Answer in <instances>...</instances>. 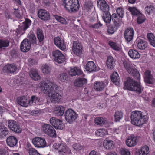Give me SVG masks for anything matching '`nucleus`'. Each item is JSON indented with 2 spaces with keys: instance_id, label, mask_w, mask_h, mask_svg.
I'll return each mask as SVG.
<instances>
[{
  "instance_id": "58836bf2",
  "label": "nucleus",
  "mask_w": 155,
  "mask_h": 155,
  "mask_svg": "<svg viewBox=\"0 0 155 155\" xmlns=\"http://www.w3.org/2000/svg\"><path fill=\"white\" fill-rule=\"evenodd\" d=\"M28 37L29 40L33 45L37 44V40L35 35L33 32H30L28 34Z\"/></svg>"
},
{
  "instance_id": "49530a36",
  "label": "nucleus",
  "mask_w": 155,
  "mask_h": 155,
  "mask_svg": "<svg viewBox=\"0 0 155 155\" xmlns=\"http://www.w3.org/2000/svg\"><path fill=\"white\" fill-rule=\"evenodd\" d=\"M37 35L39 42H40L43 41L44 38V36L42 31L40 29H38L37 30Z\"/></svg>"
},
{
  "instance_id": "f03ea898",
  "label": "nucleus",
  "mask_w": 155,
  "mask_h": 155,
  "mask_svg": "<svg viewBox=\"0 0 155 155\" xmlns=\"http://www.w3.org/2000/svg\"><path fill=\"white\" fill-rule=\"evenodd\" d=\"M125 87L129 91H135L139 94H140L143 89L140 82L135 81L130 78H127L125 83Z\"/></svg>"
},
{
  "instance_id": "5fc2aeb1",
  "label": "nucleus",
  "mask_w": 155,
  "mask_h": 155,
  "mask_svg": "<svg viewBox=\"0 0 155 155\" xmlns=\"http://www.w3.org/2000/svg\"><path fill=\"white\" fill-rule=\"evenodd\" d=\"M116 12L119 17L121 18L123 17L124 11L122 8L120 7L117 8V9Z\"/></svg>"
},
{
  "instance_id": "13d9d810",
  "label": "nucleus",
  "mask_w": 155,
  "mask_h": 155,
  "mask_svg": "<svg viewBox=\"0 0 155 155\" xmlns=\"http://www.w3.org/2000/svg\"><path fill=\"white\" fill-rule=\"evenodd\" d=\"M58 124L57 123V126H58V127H54L56 129H58L60 130H62L64 127V125L63 124L62 121L59 120V121H58Z\"/></svg>"
},
{
  "instance_id": "7ed1b4c3",
  "label": "nucleus",
  "mask_w": 155,
  "mask_h": 155,
  "mask_svg": "<svg viewBox=\"0 0 155 155\" xmlns=\"http://www.w3.org/2000/svg\"><path fill=\"white\" fill-rule=\"evenodd\" d=\"M63 6L70 12L77 11L79 7L78 0H63Z\"/></svg>"
},
{
  "instance_id": "c756f323",
  "label": "nucleus",
  "mask_w": 155,
  "mask_h": 155,
  "mask_svg": "<svg viewBox=\"0 0 155 155\" xmlns=\"http://www.w3.org/2000/svg\"><path fill=\"white\" fill-rule=\"evenodd\" d=\"M64 107L61 106H56L54 109V113L57 116H62L63 114Z\"/></svg>"
},
{
  "instance_id": "864d4df0",
  "label": "nucleus",
  "mask_w": 155,
  "mask_h": 155,
  "mask_svg": "<svg viewBox=\"0 0 155 155\" xmlns=\"http://www.w3.org/2000/svg\"><path fill=\"white\" fill-rule=\"evenodd\" d=\"M31 21L28 19H26L25 21L24 22L23 30L25 31L31 25Z\"/></svg>"
},
{
  "instance_id": "423d86ee",
  "label": "nucleus",
  "mask_w": 155,
  "mask_h": 155,
  "mask_svg": "<svg viewBox=\"0 0 155 155\" xmlns=\"http://www.w3.org/2000/svg\"><path fill=\"white\" fill-rule=\"evenodd\" d=\"M124 67L130 74L134 76L137 79L140 80V74L138 71L135 69L132 68L129 63L126 60H124L123 62Z\"/></svg>"
},
{
  "instance_id": "39448f33",
  "label": "nucleus",
  "mask_w": 155,
  "mask_h": 155,
  "mask_svg": "<svg viewBox=\"0 0 155 155\" xmlns=\"http://www.w3.org/2000/svg\"><path fill=\"white\" fill-rule=\"evenodd\" d=\"M49 94V97L51 102L59 103L63 99L62 91L58 87Z\"/></svg>"
},
{
  "instance_id": "f257e3e1",
  "label": "nucleus",
  "mask_w": 155,
  "mask_h": 155,
  "mask_svg": "<svg viewBox=\"0 0 155 155\" xmlns=\"http://www.w3.org/2000/svg\"><path fill=\"white\" fill-rule=\"evenodd\" d=\"M132 123L140 126L145 123L148 120V117L139 111H134L131 114Z\"/></svg>"
},
{
  "instance_id": "cd10ccee",
  "label": "nucleus",
  "mask_w": 155,
  "mask_h": 155,
  "mask_svg": "<svg viewBox=\"0 0 155 155\" xmlns=\"http://www.w3.org/2000/svg\"><path fill=\"white\" fill-rule=\"evenodd\" d=\"M128 54L130 57L134 60L138 59L140 57V55L139 52L134 49H130Z\"/></svg>"
},
{
  "instance_id": "2eb2a0df",
  "label": "nucleus",
  "mask_w": 155,
  "mask_h": 155,
  "mask_svg": "<svg viewBox=\"0 0 155 155\" xmlns=\"http://www.w3.org/2000/svg\"><path fill=\"white\" fill-rule=\"evenodd\" d=\"M55 45L61 50H64L66 49V45L63 39L59 37H56L54 39Z\"/></svg>"
},
{
  "instance_id": "6e6d98bb",
  "label": "nucleus",
  "mask_w": 155,
  "mask_h": 155,
  "mask_svg": "<svg viewBox=\"0 0 155 155\" xmlns=\"http://www.w3.org/2000/svg\"><path fill=\"white\" fill-rule=\"evenodd\" d=\"M145 9L148 13L150 14L153 12L155 10V8L153 6L150 5L146 7Z\"/></svg>"
},
{
  "instance_id": "0e129e2a",
  "label": "nucleus",
  "mask_w": 155,
  "mask_h": 155,
  "mask_svg": "<svg viewBox=\"0 0 155 155\" xmlns=\"http://www.w3.org/2000/svg\"><path fill=\"white\" fill-rule=\"evenodd\" d=\"M122 127H120L117 128H114L113 132L114 134H118L121 133L122 132Z\"/></svg>"
},
{
  "instance_id": "a18cd8bd",
  "label": "nucleus",
  "mask_w": 155,
  "mask_h": 155,
  "mask_svg": "<svg viewBox=\"0 0 155 155\" xmlns=\"http://www.w3.org/2000/svg\"><path fill=\"white\" fill-rule=\"evenodd\" d=\"M123 114L120 111H117L115 112L114 115V118L116 121H119L123 117Z\"/></svg>"
},
{
  "instance_id": "37998d69",
  "label": "nucleus",
  "mask_w": 155,
  "mask_h": 155,
  "mask_svg": "<svg viewBox=\"0 0 155 155\" xmlns=\"http://www.w3.org/2000/svg\"><path fill=\"white\" fill-rule=\"evenodd\" d=\"M137 45L139 49H143L147 47V43L146 41L140 40L139 41Z\"/></svg>"
},
{
  "instance_id": "a211bd4d",
  "label": "nucleus",
  "mask_w": 155,
  "mask_h": 155,
  "mask_svg": "<svg viewBox=\"0 0 155 155\" xmlns=\"http://www.w3.org/2000/svg\"><path fill=\"white\" fill-rule=\"evenodd\" d=\"M134 33V30L131 28H128L126 30L124 35L125 38L127 41L130 42L132 40Z\"/></svg>"
},
{
  "instance_id": "680f3d73",
  "label": "nucleus",
  "mask_w": 155,
  "mask_h": 155,
  "mask_svg": "<svg viewBox=\"0 0 155 155\" xmlns=\"http://www.w3.org/2000/svg\"><path fill=\"white\" fill-rule=\"evenodd\" d=\"M118 28L114 26V27H110L108 28L107 32L109 34H113Z\"/></svg>"
},
{
  "instance_id": "8fccbe9b",
  "label": "nucleus",
  "mask_w": 155,
  "mask_h": 155,
  "mask_svg": "<svg viewBox=\"0 0 155 155\" xmlns=\"http://www.w3.org/2000/svg\"><path fill=\"white\" fill-rule=\"evenodd\" d=\"M58 121H59V119H56L54 117H52L51 118L50 120V124L54 127H58V126H57V123L58 124Z\"/></svg>"
},
{
  "instance_id": "473e14b6",
  "label": "nucleus",
  "mask_w": 155,
  "mask_h": 155,
  "mask_svg": "<svg viewBox=\"0 0 155 155\" xmlns=\"http://www.w3.org/2000/svg\"><path fill=\"white\" fill-rule=\"evenodd\" d=\"M103 144L104 147L107 149H111L114 147L113 141L107 139L104 140Z\"/></svg>"
},
{
  "instance_id": "dca6fc26",
  "label": "nucleus",
  "mask_w": 155,
  "mask_h": 155,
  "mask_svg": "<svg viewBox=\"0 0 155 155\" xmlns=\"http://www.w3.org/2000/svg\"><path fill=\"white\" fill-rule=\"evenodd\" d=\"M38 17L42 20L46 21L50 19V15L48 12L44 9H40L38 11Z\"/></svg>"
},
{
  "instance_id": "72a5a7b5",
  "label": "nucleus",
  "mask_w": 155,
  "mask_h": 155,
  "mask_svg": "<svg viewBox=\"0 0 155 155\" xmlns=\"http://www.w3.org/2000/svg\"><path fill=\"white\" fill-rule=\"evenodd\" d=\"M115 62V60L112 57L110 56L107 57L106 61V65L108 68L111 69L113 68Z\"/></svg>"
},
{
  "instance_id": "774afa93",
  "label": "nucleus",
  "mask_w": 155,
  "mask_h": 155,
  "mask_svg": "<svg viewBox=\"0 0 155 155\" xmlns=\"http://www.w3.org/2000/svg\"><path fill=\"white\" fill-rule=\"evenodd\" d=\"M14 14L15 16L18 18H20L21 16L19 12V10L18 9L15 10L14 12Z\"/></svg>"
},
{
  "instance_id": "4c0bfd02",
  "label": "nucleus",
  "mask_w": 155,
  "mask_h": 155,
  "mask_svg": "<svg viewBox=\"0 0 155 155\" xmlns=\"http://www.w3.org/2000/svg\"><path fill=\"white\" fill-rule=\"evenodd\" d=\"M39 104V98L36 96H32L31 99L29 100V106Z\"/></svg>"
},
{
  "instance_id": "09e8293b",
  "label": "nucleus",
  "mask_w": 155,
  "mask_h": 155,
  "mask_svg": "<svg viewBox=\"0 0 155 155\" xmlns=\"http://www.w3.org/2000/svg\"><path fill=\"white\" fill-rule=\"evenodd\" d=\"M128 9L131 14L134 15H137L140 13L139 12L135 7H129Z\"/></svg>"
},
{
  "instance_id": "1a4fd4ad",
  "label": "nucleus",
  "mask_w": 155,
  "mask_h": 155,
  "mask_svg": "<svg viewBox=\"0 0 155 155\" xmlns=\"http://www.w3.org/2000/svg\"><path fill=\"white\" fill-rule=\"evenodd\" d=\"M42 129L43 132L52 137L56 136V132L52 127L50 124H45L42 126Z\"/></svg>"
},
{
  "instance_id": "9d476101",
  "label": "nucleus",
  "mask_w": 155,
  "mask_h": 155,
  "mask_svg": "<svg viewBox=\"0 0 155 155\" xmlns=\"http://www.w3.org/2000/svg\"><path fill=\"white\" fill-rule=\"evenodd\" d=\"M7 124L9 129L12 131L19 133L22 131L21 128L18 123L14 120H8Z\"/></svg>"
},
{
  "instance_id": "79ce46f5",
  "label": "nucleus",
  "mask_w": 155,
  "mask_h": 155,
  "mask_svg": "<svg viewBox=\"0 0 155 155\" xmlns=\"http://www.w3.org/2000/svg\"><path fill=\"white\" fill-rule=\"evenodd\" d=\"M54 18L61 23L66 25L67 24L66 20L64 18L58 15H54Z\"/></svg>"
},
{
  "instance_id": "b1692460",
  "label": "nucleus",
  "mask_w": 155,
  "mask_h": 155,
  "mask_svg": "<svg viewBox=\"0 0 155 155\" xmlns=\"http://www.w3.org/2000/svg\"><path fill=\"white\" fill-rule=\"evenodd\" d=\"M3 70L8 73H15L17 71L18 68L15 65L10 64L5 66Z\"/></svg>"
},
{
  "instance_id": "f8f14e48",
  "label": "nucleus",
  "mask_w": 155,
  "mask_h": 155,
  "mask_svg": "<svg viewBox=\"0 0 155 155\" xmlns=\"http://www.w3.org/2000/svg\"><path fill=\"white\" fill-rule=\"evenodd\" d=\"M52 54L54 60L58 63H61L64 61V56L59 50L54 51Z\"/></svg>"
},
{
  "instance_id": "a19ab883",
  "label": "nucleus",
  "mask_w": 155,
  "mask_h": 155,
  "mask_svg": "<svg viewBox=\"0 0 155 155\" xmlns=\"http://www.w3.org/2000/svg\"><path fill=\"white\" fill-rule=\"evenodd\" d=\"M102 18L105 22L109 23L112 19V15L108 13H106L102 17Z\"/></svg>"
},
{
  "instance_id": "9b49d317",
  "label": "nucleus",
  "mask_w": 155,
  "mask_h": 155,
  "mask_svg": "<svg viewBox=\"0 0 155 155\" xmlns=\"http://www.w3.org/2000/svg\"><path fill=\"white\" fill-rule=\"evenodd\" d=\"M32 142L34 146L37 148H44L47 146L45 139L40 137H36L33 138Z\"/></svg>"
},
{
  "instance_id": "f704fd0d",
  "label": "nucleus",
  "mask_w": 155,
  "mask_h": 155,
  "mask_svg": "<svg viewBox=\"0 0 155 155\" xmlns=\"http://www.w3.org/2000/svg\"><path fill=\"white\" fill-rule=\"evenodd\" d=\"M111 79L113 83L117 85L119 84L120 78L118 74L116 72H114L111 76Z\"/></svg>"
},
{
  "instance_id": "ddd939ff",
  "label": "nucleus",
  "mask_w": 155,
  "mask_h": 155,
  "mask_svg": "<svg viewBox=\"0 0 155 155\" xmlns=\"http://www.w3.org/2000/svg\"><path fill=\"white\" fill-rule=\"evenodd\" d=\"M138 137L133 135L128 137L125 140L126 145L129 147L135 146L138 142Z\"/></svg>"
},
{
  "instance_id": "c9c22d12",
  "label": "nucleus",
  "mask_w": 155,
  "mask_h": 155,
  "mask_svg": "<svg viewBox=\"0 0 155 155\" xmlns=\"http://www.w3.org/2000/svg\"><path fill=\"white\" fill-rule=\"evenodd\" d=\"M29 74L30 77L35 80H38L40 79L41 78L40 76L35 70H31Z\"/></svg>"
},
{
  "instance_id": "4be33fe9",
  "label": "nucleus",
  "mask_w": 155,
  "mask_h": 155,
  "mask_svg": "<svg viewBox=\"0 0 155 155\" xmlns=\"http://www.w3.org/2000/svg\"><path fill=\"white\" fill-rule=\"evenodd\" d=\"M97 6L100 9L104 12L109 10V7L105 0H99L97 1Z\"/></svg>"
},
{
  "instance_id": "603ef678",
  "label": "nucleus",
  "mask_w": 155,
  "mask_h": 155,
  "mask_svg": "<svg viewBox=\"0 0 155 155\" xmlns=\"http://www.w3.org/2000/svg\"><path fill=\"white\" fill-rule=\"evenodd\" d=\"M109 45L114 50L117 51H119L120 50V48L117 45L113 42H110L109 43Z\"/></svg>"
},
{
  "instance_id": "ea45409f",
  "label": "nucleus",
  "mask_w": 155,
  "mask_h": 155,
  "mask_svg": "<svg viewBox=\"0 0 155 155\" xmlns=\"http://www.w3.org/2000/svg\"><path fill=\"white\" fill-rule=\"evenodd\" d=\"M41 70L43 74H48L51 71V68L48 64H45L42 66Z\"/></svg>"
},
{
  "instance_id": "bf43d9fd",
  "label": "nucleus",
  "mask_w": 155,
  "mask_h": 155,
  "mask_svg": "<svg viewBox=\"0 0 155 155\" xmlns=\"http://www.w3.org/2000/svg\"><path fill=\"white\" fill-rule=\"evenodd\" d=\"M144 16L142 14H140L137 19V21L138 24H140L144 22L145 20Z\"/></svg>"
},
{
  "instance_id": "c03bdc74",
  "label": "nucleus",
  "mask_w": 155,
  "mask_h": 155,
  "mask_svg": "<svg viewBox=\"0 0 155 155\" xmlns=\"http://www.w3.org/2000/svg\"><path fill=\"white\" fill-rule=\"evenodd\" d=\"M94 121L96 124L102 125L106 123V120L102 117H97L95 118Z\"/></svg>"
},
{
  "instance_id": "412c9836",
  "label": "nucleus",
  "mask_w": 155,
  "mask_h": 155,
  "mask_svg": "<svg viewBox=\"0 0 155 155\" xmlns=\"http://www.w3.org/2000/svg\"><path fill=\"white\" fill-rule=\"evenodd\" d=\"M82 48L81 44L77 42H73L72 51L73 53L77 55H79L81 52Z\"/></svg>"
},
{
  "instance_id": "0eeeda50",
  "label": "nucleus",
  "mask_w": 155,
  "mask_h": 155,
  "mask_svg": "<svg viewBox=\"0 0 155 155\" xmlns=\"http://www.w3.org/2000/svg\"><path fill=\"white\" fill-rule=\"evenodd\" d=\"M64 116L67 122L70 124L74 121L78 116L76 112L71 109H69L65 111Z\"/></svg>"
},
{
  "instance_id": "6e6552de",
  "label": "nucleus",
  "mask_w": 155,
  "mask_h": 155,
  "mask_svg": "<svg viewBox=\"0 0 155 155\" xmlns=\"http://www.w3.org/2000/svg\"><path fill=\"white\" fill-rule=\"evenodd\" d=\"M54 149L58 150L59 154H63L64 153H70V150L66 145L62 143L57 144L55 143L53 145Z\"/></svg>"
},
{
  "instance_id": "aec40b11",
  "label": "nucleus",
  "mask_w": 155,
  "mask_h": 155,
  "mask_svg": "<svg viewBox=\"0 0 155 155\" xmlns=\"http://www.w3.org/2000/svg\"><path fill=\"white\" fill-rule=\"evenodd\" d=\"M17 102L20 106L27 107L29 106V100L24 96L19 97L17 98Z\"/></svg>"
},
{
  "instance_id": "69168bd1",
  "label": "nucleus",
  "mask_w": 155,
  "mask_h": 155,
  "mask_svg": "<svg viewBox=\"0 0 155 155\" xmlns=\"http://www.w3.org/2000/svg\"><path fill=\"white\" fill-rule=\"evenodd\" d=\"M147 37L149 41H151L152 40H153V39L155 38V37L152 33H149L148 34Z\"/></svg>"
},
{
  "instance_id": "5701e85b",
  "label": "nucleus",
  "mask_w": 155,
  "mask_h": 155,
  "mask_svg": "<svg viewBox=\"0 0 155 155\" xmlns=\"http://www.w3.org/2000/svg\"><path fill=\"white\" fill-rule=\"evenodd\" d=\"M96 66L94 63L92 61H89L86 64L84 70L89 73L96 71Z\"/></svg>"
},
{
  "instance_id": "338daca9",
  "label": "nucleus",
  "mask_w": 155,
  "mask_h": 155,
  "mask_svg": "<svg viewBox=\"0 0 155 155\" xmlns=\"http://www.w3.org/2000/svg\"><path fill=\"white\" fill-rule=\"evenodd\" d=\"M102 25L100 23H98L90 26V27L95 28H98L100 27Z\"/></svg>"
},
{
  "instance_id": "4d7b16f0",
  "label": "nucleus",
  "mask_w": 155,
  "mask_h": 155,
  "mask_svg": "<svg viewBox=\"0 0 155 155\" xmlns=\"http://www.w3.org/2000/svg\"><path fill=\"white\" fill-rule=\"evenodd\" d=\"M73 148L76 151H79L83 148V146L79 143H74L72 145Z\"/></svg>"
},
{
  "instance_id": "7c9ffc66",
  "label": "nucleus",
  "mask_w": 155,
  "mask_h": 155,
  "mask_svg": "<svg viewBox=\"0 0 155 155\" xmlns=\"http://www.w3.org/2000/svg\"><path fill=\"white\" fill-rule=\"evenodd\" d=\"M145 81L148 84H153L154 82V80L150 75V71L148 70L146 71L145 73Z\"/></svg>"
},
{
  "instance_id": "6ab92c4d",
  "label": "nucleus",
  "mask_w": 155,
  "mask_h": 155,
  "mask_svg": "<svg viewBox=\"0 0 155 155\" xmlns=\"http://www.w3.org/2000/svg\"><path fill=\"white\" fill-rule=\"evenodd\" d=\"M112 17L114 26L118 28L123 24L122 18L118 16L116 14H113Z\"/></svg>"
},
{
  "instance_id": "3c124183",
  "label": "nucleus",
  "mask_w": 155,
  "mask_h": 155,
  "mask_svg": "<svg viewBox=\"0 0 155 155\" xmlns=\"http://www.w3.org/2000/svg\"><path fill=\"white\" fill-rule=\"evenodd\" d=\"M58 78L59 80L62 82H65L67 81L68 78V76L65 73L60 74L58 76Z\"/></svg>"
},
{
  "instance_id": "e2e57ef3",
  "label": "nucleus",
  "mask_w": 155,
  "mask_h": 155,
  "mask_svg": "<svg viewBox=\"0 0 155 155\" xmlns=\"http://www.w3.org/2000/svg\"><path fill=\"white\" fill-rule=\"evenodd\" d=\"M121 155H130L129 150L125 148H123L121 151Z\"/></svg>"
},
{
  "instance_id": "052dcab7",
  "label": "nucleus",
  "mask_w": 155,
  "mask_h": 155,
  "mask_svg": "<svg viewBox=\"0 0 155 155\" xmlns=\"http://www.w3.org/2000/svg\"><path fill=\"white\" fill-rule=\"evenodd\" d=\"M29 155H40L37 151L34 148L29 149Z\"/></svg>"
},
{
  "instance_id": "f3484780",
  "label": "nucleus",
  "mask_w": 155,
  "mask_h": 155,
  "mask_svg": "<svg viewBox=\"0 0 155 155\" xmlns=\"http://www.w3.org/2000/svg\"><path fill=\"white\" fill-rule=\"evenodd\" d=\"M31 44L27 39H24L20 45V49L23 52L28 51L30 48Z\"/></svg>"
},
{
  "instance_id": "20e7f679",
  "label": "nucleus",
  "mask_w": 155,
  "mask_h": 155,
  "mask_svg": "<svg viewBox=\"0 0 155 155\" xmlns=\"http://www.w3.org/2000/svg\"><path fill=\"white\" fill-rule=\"evenodd\" d=\"M39 86L43 93L46 94H50L56 87H58L57 85L49 81L42 82L39 83Z\"/></svg>"
},
{
  "instance_id": "393cba45",
  "label": "nucleus",
  "mask_w": 155,
  "mask_h": 155,
  "mask_svg": "<svg viewBox=\"0 0 155 155\" xmlns=\"http://www.w3.org/2000/svg\"><path fill=\"white\" fill-rule=\"evenodd\" d=\"M7 145L10 147H13L16 145L17 143V138L14 136H9L6 139Z\"/></svg>"
},
{
  "instance_id": "e433bc0d",
  "label": "nucleus",
  "mask_w": 155,
  "mask_h": 155,
  "mask_svg": "<svg viewBox=\"0 0 155 155\" xmlns=\"http://www.w3.org/2000/svg\"><path fill=\"white\" fill-rule=\"evenodd\" d=\"M95 135L97 136L103 137L108 134V130L104 128L100 129L95 131Z\"/></svg>"
},
{
  "instance_id": "4468645a",
  "label": "nucleus",
  "mask_w": 155,
  "mask_h": 155,
  "mask_svg": "<svg viewBox=\"0 0 155 155\" xmlns=\"http://www.w3.org/2000/svg\"><path fill=\"white\" fill-rule=\"evenodd\" d=\"M108 82L106 80L104 81H97L94 84V88L97 91H102L107 85Z\"/></svg>"
},
{
  "instance_id": "2f4dec72",
  "label": "nucleus",
  "mask_w": 155,
  "mask_h": 155,
  "mask_svg": "<svg viewBox=\"0 0 155 155\" xmlns=\"http://www.w3.org/2000/svg\"><path fill=\"white\" fill-rule=\"evenodd\" d=\"M87 82V80L84 78H79L74 81V84L76 86L81 87Z\"/></svg>"
},
{
  "instance_id": "a878e982",
  "label": "nucleus",
  "mask_w": 155,
  "mask_h": 155,
  "mask_svg": "<svg viewBox=\"0 0 155 155\" xmlns=\"http://www.w3.org/2000/svg\"><path fill=\"white\" fill-rule=\"evenodd\" d=\"M139 155H149L150 150L148 146L146 145L143 146L138 150Z\"/></svg>"
},
{
  "instance_id": "de8ad7c7",
  "label": "nucleus",
  "mask_w": 155,
  "mask_h": 155,
  "mask_svg": "<svg viewBox=\"0 0 155 155\" xmlns=\"http://www.w3.org/2000/svg\"><path fill=\"white\" fill-rule=\"evenodd\" d=\"M9 45V42L7 40L0 39V50L3 47H6Z\"/></svg>"
},
{
  "instance_id": "c85d7f7f",
  "label": "nucleus",
  "mask_w": 155,
  "mask_h": 155,
  "mask_svg": "<svg viewBox=\"0 0 155 155\" xmlns=\"http://www.w3.org/2000/svg\"><path fill=\"white\" fill-rule=\"evenodd\" d=\"M83 72L79 68L74 67V68H71L69 72L70 75L71 76H75L76 75H81Z\"/></svg>"
},
{
  "instance_id": "bb28decb",
  "label": "nucleus",
  "mask_w": 155,
  "mask_h": 155,
  "mask_svg": "<svg viewBox=\"0 0 155 155\" xmlns=\"http://www.w3.org/2000/svg\"><path fill=\"white\" fill-rule=\"evenodd\" d=\"M8 131L7 127L0 123V138H4L8 134Z\"/></svg>"
}]
</instances>
